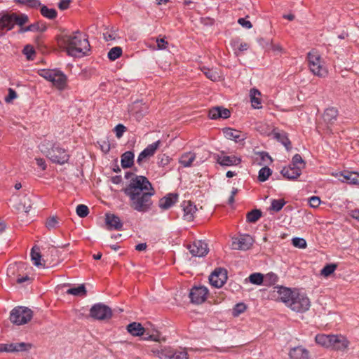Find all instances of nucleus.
I'll return each instance as SVG.
<instances>
[{
  "label": "nucleus",
  "mask_w": 359,
  "mask_h": 359,
  "mask_svg": "<svg viewBox=\"0 0 359 359\" xmlns=\"http://www.w3.org/2000/svg\"><path fill=\"white\" fill-rule=\"evenodd\" d=\"M208 294V290L204 286H195L189 293L191 302L194 304H200L203 303Z\"/></svg>",
  "instance_id": "nucleus-13"
},
{
  "label": "nucleus",
  "mask_w": 359,
  "mask_h": 359,
  "mask_svg": "<svg viewBox=\"0 0 359 359\" xmlns=\"http://www.w3.org/2000/svg\"><path fill=\"white\" fill-rule=\"evenodd\" d=\"M170 160L171 158L168 155L165 154H159L158 156V164L159 166L165 167L169 164Z\"/></svg>",
  "instance_id": "nucleus-52"
},
{
  "label": "nucleus",
  "mask_w": 359,
  "mask_h": 359,
  "mask_svg": "<svg viewBox=\"0 0 359 359\" xmlns=\"http://www.w3.org/2000/svg\"><path fill=\"white\" fill-rule=\"evenodd\" d=\"M262 217V212L255 209L249 212L246 215L247 222L250 223L256 222Z\"/></svg>",
  "instance_id": "nucleus-41"
},
{
  "label": "nucleus",
  "mask_w": 359,
  "mask_h": 359,
  "mask_svg": "<svg viewBox=\"0 0 359 359\" xmlns=\"http://www.w3.org/2000/svg\"><path fill=\"white\" fill-rule=\"evenodd\" d=\"M272 135L274 139L284 145L287 151L292 149V143L288 138L287 133L283 130H280L278 128H274L272 130Z\"/></svg>",
  "instance_id": "nucleus-20"
},
{
  "label": "nucleus",
  "mask_w": 359,
  "mask_h": 359,
  "mask_svg": "<svg viewBox=\"0 0 359 359\" xmlns=\"http://www.w3.org/2000/svg\"><path fill=\"white\" fill-rule=\"evenodd\" d=\"M161 144L160 140H158L151 144H149L138 156L137 163L141 165L142 162L147 158L152 156Z\"/></svg>",
  "instance_id": "nucleus-16"
},
{
  "label": "nucleus",
  "mask_w": 359,
  "mask_h": 359,
  "mask_svg": "<svg viewBox=\"0 0 359 359\" xmlns=\"http://www.w3.org/2000/svg\"><path fill=\"white\" fill-rule=\"evenodd\" d=\"M122 48L121 47H114L109 51L107 55L108 58L111 61H114L122 55Z\"/></svg>",
  "instance_id": "nucleus-42"
},
{
  "label": "nucleus",
  "mask_w": 359,
  "mask_h": 359,
  "mask_svg": "<svg viewBox=\"0 0 359 359\" xmlns=\"http://www.w3.org/2000/svg\"><path fill=\"white\" fill-rule=\"evenodd\" d=\"M134 153L131 151L124 152L121 156V164L123 168H131L134 164Z\"/></svg>",
  "instance_id": "nucleus-28"
},
{
  "label": "nucleus",
  "mask_w": 359,
  "mask_h": 359,
  "mask_svg": "<svg viewBox=\"0 0 359 359\" xmlns=\"http://www.w3.org/2000/svg\"><path fill=\"white\" fill-rule=\"evenodd\" d=\"M250 283L255 285L264 283V276L260 273H254L249 276Z\"/></svg>",
  "instance_id": "nucleus-48"
},
{
  "label": "nucleus",
  "mask_w": 359,
  "mask_h": 359,
  "mask_svg": "<svg viewBox=\"0 0 359 359\" xmlns=\"http://www.w3.org/2000/svg\"><path fill=\"white\" fill-rule=\"evenodd\" d=\"M223 133L226 138L234 140L238 142L243 140L241 135V131L231 128H225L223 129Z\"/></svg>",
  "instance_id": "nucleus-30"
},
{
  "label": "nucleus",
  "mask_w": 359,
  "mask_h": 359,
  "mask_svg": "<svg viewBox=\"0 0 359 359\" xmlns=\"http://www.w3.org/2000/svg\"><path fill=\"white\" fill-rule=\"evenodd\" d=\"M295 290H292L290 288L285 287H277L274 288L273 297L285 304L287 306L290 299H292Z\"/></svg>",
  "instance_id": "nucleus-15"
},
{
  "label": "nucleus",
  "mask_w": 359,
  "mask_h": 359,
  "mask_svg": "<svg viewBox=\"0 0 359 359\" xmlns=\"http://www.w3.org/2000/svg\"><path fill=\"white\" fill-rule=\"evenodd\" d=\"M152 352L161 359H188V353L184 349L173 351L170 348H164L161 350L153 349Z\"/></svg>",
  "instance_id": "nucleus-10"
},
{
  "label": "nucleus",
  "mask_w": 359,
  "mask_h": 359,
  "mask_svg": "<svg viewBox=\"0 0 359 359\" xmlns=\"http://www.w3.org/2000/svg\"><path fill=\"white\" fill-rule=\"evenodd\" d=\"M58 45L68 55L81 57L88 55L90 46L86 36L77 31L73 35H64L58 38Z\"/></svg>",
  "instance_id": "nucleus-2"
},
{
  "label": "nucleus",
  "mask_w": 359,
  "mask_h": 359,
  "mask_svg": "<svg viewBox=\"0 0 359 359\" xmlns=\"http://www.w3.org/2000/svg\"><path fill=\"white\" fill-rule=\"evenodd\" d=\"M16 97H17L16 92L13 89L9 88L8 89V95L5 98V100H6V102H10L11 100L15 99Z\"/></svg>",
  "instance_id": "nucleus-62"
},
{
  "label": "nucleus",
  "mask_w": 359,
  "mask_h": 359,
  "mask_svg": "<svg viewBox=\"0 0 359 359\" xmlns=\"http://www.w3.org/2000/svg\"><path fill=\"white\" fill-rule=\"evenodd\" d=\"M36 164L39 167H40L43 170L46 169V163L43 158H36Z\"/></svg>",
  "instance_id": "nucleus-64"
},
{
  "label": "nucleus",
  "mask_w": 359,
  "mask_h": 359,
  "mask_svg": "<svg viewBox=\"0 0 359 359\" xmlns=\"http://www.w3.org/2000/svg\"><path fill=\"white\" fill-rule=\"evenodd\" d=\"M278 280V276L272 272L268 273L264 276V285L266 286L275 285Z\"/></svg>",
  "instance_id": "nucleus-40"
},
{
  "label": "nucleus",
  "mask_w": 359,
  "mask_h": 359,
  "mask_svg": "<svg viewBox=\"0 0 359 359\" xmlns=\"http://www.w3.org/2000/svg\"><path fill=\"white\" fill-rule=\"evenodd\" d=\"M46 29L47 27L44 22L38 21L28 26L20 28L19 33H25L27 32H43Z\"/></svg>",
  "instance_id": "nucleus-26"
},
{
  "label": "nucleus",
  "mask_w": 359,
  "mask_h": 359,
  "mask_svg": "<svg viewBox=\"0 0 359 359\" xmlns=\"http://www.w3.org/2000/svg\"><path fill=\"white\" fill-rule=\"evenodd\" d=\"M201 71L205 75V76L212 81H215L219 78L218 73L212 69L207 67H203Z\"/></svg>",
  "instance_id": "nucleus-46"
},
{
  "label": "nucleus",
  "mask_w": 359,
  "mask_h": 359,
  "mask_svg": "<svg viewBox=\"0 0 359 359\" xmlns=\"http://www.w3.org/2000/svg\"><path fill=\"white\" fill-rule=\"evenodd\" d=\"M337 265L336 264H329L325 265L321 270V275L325 277H328L337 269Z\"/></svg>",
  "instance_id": "nucleus-47"
},
{
  "label": "nucleus",
  "mask_w": 359,
  "mask_h": 359,
  "mask_svg": "<svg viewBox=\"0 0 359 359\" xmlns=\"http://www.w3.org/2000/svg\"><path fill=\"white\" fill-rule=\"evenodd\" d=\"M230 111L222 107H213L210 109L208 112V116L211 119H217L219 118H227L230 117Z\"/></svg>",
  "instance_id": "nucleus-22"
},
{
  "label": "nucleus",
  "mask_w": 359,
  "mask_h": 359,
  "mask_svg": "<svg viewBox=\"0 0 359 359\" xmlns=\"http://www.w3.org/2000/svg\"><path fill=\"white\" fill-rule=\"evenodd\" d=\"M298 164L302 165V166H300V167L302 169L304 167L305 163H304V160L302 159V157L301 156V155L297 154L293 156L292 163L290 165H292L293 166H299Z\"/></svg>",
  "instance_id": "nucleus-54"
},
{
  "label": "nucleus",
  "mask_w": 359,
  "mask_h": 359,
  "mask_svg": "<svg viewBox=\"0 0 359 359\" xmlns=\"http://www.w3.org/2000/svg\"><path fill=\"white\" fill-rule=\"evenodd\" d=\"M285 203L286 202L284 199H274L271 202V209L273 211L278 212L283 208Z\"/></svg>",
  "instance_id": "nucleus-49"
},
{
  "label": "nucleus",
  "mask_w": 359,
  "mask_h": 359,
  "mask_svg": "<svg viewBox=\"0 0 359 359\" xmlns=\"http://www.w3.org/2000/svg\"><path fill=\"white\" fill-rule=\"evenodd\" d=\"M0 352H13L11 344H0Z\"/></svg>",
  "instance_id": "nucleus-63"
},
{
  "label": "nucleus",
  "mask_w": 359,
  "mask_h": 359,
  "mask_svg": "<svg viewBox=\"0 0 359 359\" xmlns=\"http://www.w3.org/2000/svg\"><path fill=\"white\" fill-rule=\"evenodd\" d=\"M31 258L34 264L36 266L45 267V264L41 262V255L40 248L37 245H34L31 250Z\"/></svg>",
  "instance_id": "nucleus-33"
},
{
  "label": "nucleus",
  "mask_w": 359,
  "mask_h": 359,
  "mask_svg": "<svg viewBox=\"0 0 359 359\" xmlns=\"http://www.w3.org/2000/svg\"><path fill=\"white\" fill-rule=\"evenodd\" d=\"M40 12L44 18H46L49 20H54L57 16V13L55 9L49 8L44 5L40 6Z\"/></svg>",
  "instance_id": "nucleus-36"
},
{
  "label": "nucleus",
  "mask_w": 359,
  "mask_h": 359,
  "mask_svg": "<svg viewBox=\"0 0 359 359\" xmlns=\"http://www.w3.org/2000/svg\"><path fill=\"white\" fill-rule=\"evenodd\" d=\"M23 53L27 56L28 60H33V55H35V50L32 46L27 45L22 50Z\"/></svg>",
  "instance_id": "nucleus-55"
},
{
  "label": "nucleus",
  "mask_w": 359,
  "mask_h": 359,
  "mask_svg": "<svg viewBox=\"0 0 359 359\" xmlns=\"http://www.w3.org/2000/svg\"><path fill=\"white\" fill-rule=\"evenodd\" d=\"M320 204V199L318 196H312L309 199V205L312 208H318Z\"/></svg>",
  "instance_id": "nucleus-59"
},
{
  "label": "nucleus",
  "mask_w": 359,
  "mask_h": 359,
  "mask_svg": "<svg viewBox=\"0 0 359 359\" xmlns=\"http://www.w3.org/2000/svg\"><path fill=\"white\" fill-rule=\"evenodd\" d=\"M238 22L241 26H243V27L247 28V29H250L252 27V23L249 20H247L245 18H239L238 20Z\"/></svg>",
  "instance_id": "nucleus-61"
},
{
  "label": "nucleus",
  "mask_w": 359,
  "mask_h": 359,
  "mask_svg": "<svg viewBox=\"0 0 359 359\" xmlns=\"http://www.w3.org/2000/svg\"><path fill=\"white\" fill-rule=\"evenodd\" d=\"M271 175V169L267 166H264V168H262L259 171L258 180L260 182H265Z\"/></svg>",
  "instance_id": "nucleus-43"
},
{
  "label": "nucleus",
  "mask_w": 359,
  "mask_h": 359,
  "mask_svg": "<svg viewBox=\"0 0 359 359\" xmlns=\"http://www.w3.org/2000/svg\"><path fill=\"white\" fill-rule=\"evenodd\" d=\"M58 224V219L55 216L50 217L46 219V226L48 229H55L56 228L57 225Z\"/></svg>",
  "instance_id": "nucleus-53"
},
{
  "label": "nucleus",
  "mask_w": 359,
  "mask_h": 359,
  "mask_svg": "<svg viewBox=\"0 0 359 359\" xmlns=\"http://www.w3.org/2000/svg\"><path fill=\"white\" fill-rule=\"evenodd\" d=\"M32 204L29 197L25 196L20 202L18 209L25 212H28L32 208Z\"/></svg>",
  "instance_id": "nucleus-39"
},
{
  "label": "nucleus",
  "mask_w": 359,
  "mask_h": 359,
  "mask_svg": "<svg viewBox=\"0 0 359 359\" xmlns=\"http://www.w3.org/2000/svg\"><path fill=\"white\" fill-rule=\"evenodd\" d=\"M261 93L256 88H252L250 91V101L252 106L255 109H261L262 102L260 99Z\"/></svg>",
  "instance_id": "nucleus-31"
},
{
  "label": "nucleus",
  "mask_w": 359,
  "mask_h": 359,
  "mask_svg": "<svg viewBox=\"0 0 359 359\" xmlns=\"http://www.w3.org/2000/svg\"><path fill=\"white\" fill-rule=\"evenodd\" d=\"M344 179L349 184L359 185V173L355 172L344 171L341 174Z\"/></svg>",
  "instance_id": "nucleus-35"
},
{
  "label": "nucleus",
  "mask_w": 359,
  "mask_h": 359,
  "mask_svg": "<svg viewBox=\"0 0 359 359\" xmlns=\"http://www.w3.org/2000/svg\"><path fill=\"white\" fill-rule=\"evenodd\" d=\"M217 161L221 165L231 166L233 165H238L241 162V159L235 156H217Z\"/></svg>",
  "instance_id": "nucleus-24"
},
{
  "label": "nucleus",
  "mask_w": 359,
  "mask_h": 359,
  "mask_svg": "<svg viewBox=\"0 0 359 359\" xmlns=\"http://www.w3.org/2000/svg\"><path fill=\"white\" fill-rule=\"evenodd\" d=\"M182 208L184 212L183 219L187 222L193 221L197 210L196 205L190 201H184L182 203Z\"/></svg>",
  "instance_id": "nucleus-19"
},
{
  "label": "nucleus",
  "mask_w": 359,
  "mask_h": 359,
  "mask_svg": "<svg viewBox=\"0 0 359 359\" xmlns=\"http://www.w3.org/2000/svg\"><path fill=\"white\" fill-rule=\"evenodd\" d=\"M76 211V214L80 217H86L89 214V209H88V206H86V205H83V204H80V205H77Z\"/></svg>",
  "instance_id": "nucleus-50"
},
{
  "label": "nucleus",
  "mask_w": 359,
  "mask_h": 359,
  "mask_svg": "<svg viewBox=\"0 0 359 359\" xmlns=\"http://www.w3.org/2000/svg\"><path fill=\"white\" fill-rule=\"evenodd\" d=\"M39 74L60 90H63L66 86L67 76L60 70L43 69L39 71Z\"/></svg>",
  "instance_id": "nucleus-5"
},
{
  "label": "nucleus",
  "mask_w": 359,
  "mask_h": 359,
  "mask_svg": "<svg viewBox=\"0 0 359 359\" xmlns=\"http://www.w3.org/2000/svg\"><path fill=\"white\" fill-rule=\"evenodd\" d=\"M280 173L287 180H294L297 179L302 174V168L300 166H293L288 165L284 167Z\"/></svg>",
  "instance_id": "nucleus-17"
},
{
  "label": "nucleus",
  "mask_w": 359,
  "mask_h": 359,
  "mask_svg": "<svg viewBox=\"0 0 359 359\" xmlns=\"http://www.w3.org/2000/svg\"><path fill=\"white\" fill-rule=\"evenodd\" d=\"M32 311L27 307L18 306L13 309L10 315L11 321L18 325H24L31 320Z\"/></svg>",
  "instance_id": "nucleus-7"
},
{
  "label": "nucleus",
  "mask_w": 359,
  "mask_h": 359,
  "mask_svg": "<svg viewBox=\"0 0 359 359\" xmlns=\"http://www.w3.org/2000/svg\"><path fill=\"white\" fill-rule=\"evenodd\" d=\"M124 194L128 198L129 205L133 210L147 212L153 206L152 196L156 191L145 176H135L132 178L125 188Z\"/></svg>",
  "instance_id": "nucleus-1"
},
{
  "label": "nucleus",
  "mask_w": 359,
  "mask_h": 359,
  "mask_svg": "<svg viewBox=\"0 0 359 359\" xmlns=\"http://www.w3.org/2000/svg\"><path fill=\"white\" fill-rule=\"evenodd\" d=\"M17 3L23 4L31 8H38L41 6L39 0H15Z\"/></svg>",
  "instance_id": "nucleus-44"
},
{
  "label": "nucleus",
  "mask_w": 359,
  "mask_h": 359,
  "mask_svg": "<svg viewBox=\"0 0 359 359\" xmlns=\"http://www.w3.org/2000/svg\"><path fill=\"white\" fill-rule=\"evenodd\" d=\"M307 60L309 69L314 75L319 77H325L327 75V69L317 51L309 52L307 55Z\"/></svg>",
  "instance_id": "nucleus-4"
},
{
  "label": "nucleus",
  "mask_w": 359,
  "mask_h": 359,
  "mask_svg": "<svg viewBox=\"0 0 359 359\" xmlns=\"http://www.w3.org/2000/svg\"><path fill=\"white\" fill-rule=\"evenodd\" d=\"M254 243L253 238L249 234H241L237 237L233 238L232 249L236 250H248Z\"/></svg>",
  "instance_id": "nucleus-11"
},
{
  "label": "nucleus",
  "mask_w": 359,
  "mask_h": 359,
  "mask_svg": "<svg viewBox=\"0 0 359 359\" xmlns=\"http://www.w3.org/2000/svg\"><path fill=\"white\" fill-rule=\"evenodd\" d=\"M247 306L244 303L236 304L233 309V316H238L240 314L245 312Z\"/></svg>",
  "instance_id": "nucleus-51"
},
{
  "label": "nucleus",
  "mask_w": 359,
  "mask_h": 359,
  "mask_svg": "<svg viewBox=\"0 0 359 359\" xmlns=\"http://www.w3.org/2000/svg\"><path fill=\"white\" fill-rule=\"evenodd\" d=\"M187 249L194 257H203L209 251L208 244L202 241H195L192 243L187 245Z\"/></svg>",
  "instance_id": "nucleus-14"
},
{
  "label": "nucleus",
  "mask_w": 359,
  "mask_h": 359,
  "mask_svg": "<svg viewBox=\"0 0 359 359\" xmlns=\"http://www.w3.org/2000/svg\"><path fill=\"white\" fill-rule=\"evenodd\" d=\"M333 334H318L315 337L316 342L325 348H330L332 342Z\"/></svg>",
  "instance_id": "nucleus-29"
},
{
  "label": "nucleus",
  "mask_w": 359,
  "mask_h": 359,
  "mask_svg": "<svg viewBox=\"0 0 359 359\" xmlns=\"http://www.w3.org/2000/svg\"><path fill=\"white\" fill-rule=\"evenodd\" d=\"M291 359H309V352L302 346L292 348L289 353Z\"/></svg>",
  "instance_id": "nucleus-25"
},
{
  "label": "nucleus",
  "mask_w": 359,
  "mask_h": 359,
  "mask_svg": "<svg viewBox=\"0 0 359 359\" xmlns=\"http://www.w3.org/2000/svg\"><path fill=\"white\" fill-rule=\"evenodd\" d=\"M29 22V18L26 14H4L0 18V34L12 29L16 24L20 27H24V25Z\"/></svg>",
  "instance_id": "nucleus-3"
},
{
  "label": "nucleus",
  "mask_w": 359,
  "mask_h": 359,
  "mask_svg": "<svg viewBox=\"0 0 359 359\" xmlns=\"http://www.w3.org/2000/svg\"><path fill=\"white\" fill-rule=\"evenodd\" d=\"M127 331L134 337H141L145 334V328L139 323L133 322L127 325Z\"/></svg>",
  "instance_id": "nucleus-27"
},
{
  "label": "nucleus",
  "mask_w": 359,
  "mask_h": 359,
  "mask_svg": "<svg viewBox=\"0 0 359 359\" xmlns=\"http://www.w3.org/2000/svg\"><path fill=\"white\" fill-rule=\"evenodd\" d=\"M114 130L116 137L120 138L123 136V133L126 130V128L122 124H118L115 127Z\"/></svg>",
  "instance_id": "nucleus-58"
},
{
  "label": "nucleus",
  "mask_w": 359,
  "mask_h": 359,
  "mask_svg": "<svg viewBox=\"0 0 359 359\" xmlns=\"http://www.w3.org/2000/svg\"><path fill=\"white\" fill-rule=\"evenodd\" d=\"M46 156L53 163L60 165L67 163L69 158V155L67 151L56 144H54L52 148L48 151Z\"/></svg>",
  "instance_id": "nucleus-9"
},
{
  "label": "nucleus",
  "mask_w": 359,
  "mask_h": 359,
  "mask_svg": "<svg viewBox=\"0 0 359 359\" xmlns=\"http://www.w3.org/2000/svg\"><path fill=\"white\" fill-rule=\"evenodd\" d=\"M67 293L68 294H72L74 296H86L87 294V291L84 285H80L78 287H74L69 288L67 290Z\"/></svg>",
  "instance_id": "nucleus-38"
},
{
  "label": "nucleus",
  "mask_w": 359,
  "mask_h": 359,
  "mask_svg": "<svg viewBox=\"0 0 359 359\" xmlns=\"http://www.w3.org/2000/svg\"><path fill=\"white\" fill-rule=\"evenodd\" d=\"M257 156L256 161H258L259 165L270 164L272 163L271 157L266 151L258 152Z\"/></svg>",
  "instance_id": "nucleus-37"
},
{
  "label": "nucleus",
  "mask_w": 359,
  "mask_h": 359,
  "mask_svg": "<svg viewBox=\"0 0 359 359\" xmlns=\"http://www.w3.org/2000/svg\"><path fill=\"white\" fill-rule=\"evenodd\" d=\"M196 159V154L193 152H187L182 154L179 160L180 163L184 167H189Z\"/></svg>",
  "instance_id": "nucleus-34"
},
{
  "label": "nucleus",
  "mask_w": 359,
  "mask_h": 359,
  "mask_svg": "<svg viewBox=\"0 0 359 359\" xmlns=\"http://www.w3.org/2000/svg\"><path fill=\"white\" fill-rule=\"evenodd\" d=\"M90 316L97 320H108L112 316V311L108 306L102 303H97L90 308Z\"/></svg>",
  "instance_id": "nucleus-8"
},
{
  "label": "nucleus",
  "mask_w": 359,
  "mask_h": 359,
  "mask_svg": "<svg viewBox=\"0 0 359 359\" xmlns=\"http://www.w3.org/2000/svg\"><path fill=\"white\" fill-rule=\"evenodd\" d=\"M71 2L72 0H61L58 4V8L61 11L66 10L69 7Z\"/></svg>",
  "instance_id": "nucleus-60"
},
{
  "label": "nucleus",
  "mask_w": 359,
  "mask_h": 359,
  "mask_svg": "<svg viewBox=\"0 0 359 359\" xmlns=\"http://www.w3.org/2000/svg\"><path fill=\"white\" fill-rule=\"evenodd\" d=\"M178 201V194L170 193L161 198L158 201V206L163 210L170 209Z\"/></svg>",
  "instance_id": "nucleus-18"
},
{
  "label": "nucleus",
  "mask_w": 359,
  "mask_h": 359,
  "mask_svg": "<svg viewBox=\"0 0 359 359\" xmlns=\"http://www.w3.org/2000/svg\"><path fill=\"white\" fill-rule=\"evenodd\" d=\"M12 345V351L13 352H19L27 351L31 348V344H26L24 342L20 343H13Z\"/></svg>",
  "instance_id": "nucleus-45"
},
{
  "label": "nucleus",
  "mask_w": 359,
  "mask_h": 359,
  "mask_svg": "<svg viewBox=\"0 0 359 359\" xmlns=\"http://www.w3.org/2000/svg\"><path fill=\"white\" fill-rule=\"evenodd\" d=\"M157 49L165 50L168 48V42L165 41V37L161 39H156Z\"/></svg>",
  "instance_id": "nucleus-57"
},
{
  "label": "nucleus",
  "mask_w": 359,
  "mask_h": 359,
  "mask_svg": "<svg viewBox=\"0 0 359 359\" xmlns=\"http://www.w3.org/2000/svg\"><path fill=\"white\" fill-rule=\"evenodd\" d=\"M292 244L294 247L302 249L306 248V241L302 238H294L292 239Z\"/></svg>",
  "instance_id": "nucleus-56"
},
{
  "label": "nucleus",
  "mask_w": 359,
  "mask_h": 359,
  "mask_svg": "<svg viewBox=\"0 0 359 359\" xmlns=\"http://www.w3.org/2000/svg\"><path fill=\"white\" fill-rule=\"evenodd\" d=\"M227 280V271L222 268H217L209 278L210 284L217 287H222Z\"/></svg>",
  "instance_id": "nucleus-12"
},
{
  "label": "nucleus",
  "mask_w": 359,
  "mask_h": 359,
  "mask_svg": "<svg viewBox=\"0 0 359 359\" xmlns=\"http://www.w3.org/2000/svg\"><path fill=\"white\" fill-rule=\"evenodd\" d=\"M105 220L108 229H116L118 231L122 229L123 223L118 216L114 214L107 213Z\"/></svg>",
  "instance_id": "nucleus-23"
},
{
  "label": "nucleus",
  "mask_w": 359,
  "mask_h": 359,
  "mask_svg": "<svg viewBox=\"0 0 359 359\" xmlns=\"http://www.w3.org/2000/svg\"><path fill=\"white\" fill-rule=\"evenodd\" d=\"M338 110L335 107H330L325 109L323 114V119L327 123H333L337 120Z\"/></svg>",
  "instance_id": "nucleus-32"
},
{
  "label": "nucleus",
  "mask_w": 359,
  "mask_h": 359,
  "mask_svg": "<svg viewBox=\"0 0 359 359\" xmlns=\"http://www.w3.org/2000/svg\"><path fill=\"white\" fill-rule=\"evenodd\" d=\"M310 306L309 299L304 294L296 290L287 306L295 312L304 313L309 310Z\"/></svg>",
  "instance_id": "nucleus-6"
},
{
  "label": "nucleus",
  "mask_w": 359,
  "mask_h": 359,
  "mask_svg": "<svg viewBox=\"0 0 359 359\" xmlns=\"http://www.w3.org/2000/svg\"><path fill=\"white\" fill-rule=\"evenodd\" d=\"M330 348L335 351H345L349 346V341L342 335H334Z\"/></svg>",
  "instance_id": "nucleus-21"
}]
</instances>
